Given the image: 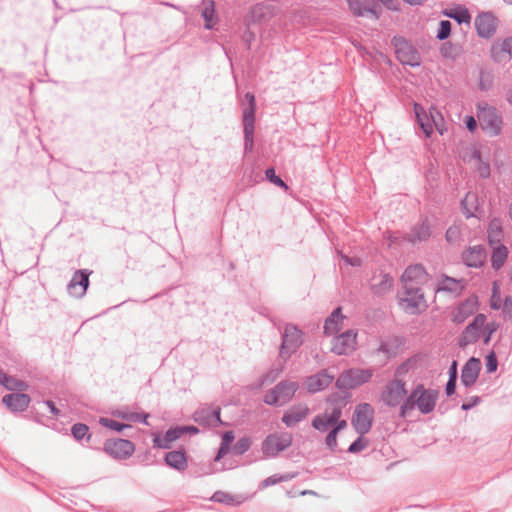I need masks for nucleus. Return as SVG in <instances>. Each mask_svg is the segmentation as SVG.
Masks as SVG:
<instances>
[{
  "mask_svg": "<svg viewBox=\"0 0 512 512\" xmlns=\"http://www.w3.org/2000/svg\"><path fill=\"white\" fill-rule=\"evenodd\" d=\"M501 308L503 311V314L508 317L509 319H512V297L506 296L503 304H501Z\"/></svg>",
  "mask_w": 512,
  "mask_h": 512,
  "instance_id": "nucleus-56",
  "label": "nucleus"
},
{
  "mask_svg": "<svg viewBox=\"0 0 512 512\" xmlns=\"http://www.w3.org/2000/svg\"><path fill=\"white\" fill-rule=\"evenodd\" d=\"M470 199H476L475 194L467 193L465 198L461 201L463 213L465 214V216L467 218H470V217L474 216V212L471 209H469L468 206H467L468 205V201Z\"/></svg>",
  "mask_w": 512,
  "mask_h": 512,
  "instance_id": "nucleus-54",
  "label": "nucleus"
},
{
  "mask_svg": "<svg viewBox=\"0 0 512 512\" xmlns=\"http://www.w3.org/2000/svg\"><path fill=\"white\" fill-rule=\"evenodd\" d=\"M347 3L354 16L361 17L365 14H371L376 19L379 18V12L376 6L370 0H347Z\"/></svg>",
  "mask_w": 512,
  "mask_h": 512,
  "instance_id": "nucleus-27",
  "label": "nucleus"
},
{
  "mask_svg": "<svg viewBox=\"0 0 512 512\" xmlns=\"http://www.w3.org/2000/svg\"><path fill=\"white\" fill-rule=\"evenodd\" d=\"M368 446V440L364 439L361 435L358 437L348 448L349 453H358Z\"/></svg>",
  "mask_w": 512,
  "mask_h": 512,
  "instance_id": "nucleus-48",
  "label": "nucleus"
},
{
  "mask_svg": "<svg viewBox=\"0 0 512 512\" xmlns=\"http://www.w3.org/2000/svg\"><path fill=\"white\" fill-rule=\"evenodd\" d=\"M409 367H410V360H407V361L403 362L396 369L395 376H401V375L405 374L409 370Z\"/></svg>",
  "mask_w": 512,
  "mask_h": 512,
  "instance_id": "nucleus-62",
  "label": "nucleus"
},
{
  "mask_svg": "<svg viewBox=\"0 0 512 512\" xmlns=\"http://www.w3.org/2000/svg\"><path fill=\"white\" fill-rule=\"evenodd\" d=\"M404 338L397 335H388L380 338L376 353L383 354L386 360L394 358L404 345Z\"/></svg>",
  "mask_w": 512,
  "mask_h": 512,
  "instance_id": "nucleus-18",
  "label": "nucleus"
},
{
  "mask_svg": "<svg viewBox=\"0 0 512 512\" xmlns=\"http://www.w3.org/2000/svg\"><path fill=\"white\" fill-rule=\"evenodd\" d=\"M104 451L115 459L123 460L134 453L135 445L126 439H108L104 443Z\"/></svg>",
  "mask_w": 512,
  "mask_h": 512,
  "instance_id": "nucleus-14",
  "label": "nucleus"
},
{
  "mask_svg": "<svg viewBox=\"0 0 512 512\" xmlns=\"http://www.w3.org/2000/svg\"><path fill=\"white\" fill-rule=\"evenodd\" d=\"M478 309L477 297L472 296L461 302L453 312V321L457 324L463 323Z\"/></svg>",
  "mask_w": 512,
  "mask_h": 512,
  "instance_id": "nucleus-26",
  "label": "nucleus"
},
{
  "mask_svg": "<svg viewBox=\"0 0 512 512\" xmlns=\"http://www.w3.org/2000/svg\"><path fill=\"white\" fill-rule=\"evenodd\" d=\"M166 440L170 441V443L174 442L175 440L179 439L182 436V431L180 429V426L175 428H170L165 433Z\"/></svg>",
  "mask_w": 512,
  "mask_h": 512,
  "instance_id": "nucleus-55",
  "label": "nucleus"
},
{
  "mask_svg": "<svg viewBox=\"0 0 512 512\" xmlns=\"http://www.w3.org/2000/svg\"><path fill=\"white\" fill-rule=\"evenodd\" d=\"M233 439H234V436L231 431L225 432V434L223 435L221 444L229 447V445L233 441Z\"/></svg>",
  "mask_w": 512,
  "mask_h": 512,
  "instance_id": "nucleus-64",
  "label": "nucleus"
},
{
  "mask_svg": "<svg viewBox=\"0 0 512 512\" xmlns=\"http://www.w3.org/2000/svg\"><path fill=\"white\" fill-rule=\"evenodd\" d=\"M486 316L484 314H477L473 321L465 328L460 339V345L475 343L480 337L481 330L485 326Z\"/></svg>",
  "mask_w": 512,
  "mask_h": 512,
  "instance_id": "nucleus-20",
  "label": "nucleus"
},
{
  "mask_svg": "<svg viewBox=\"0 0 512 512\" xmlns=\"http://www.w3.org/2000/svg\"><path fill=\"white\" fill-rule=\"evenodd\" d=\"M4 387L10 391L23 392V391L28 390L29 385L23 380L17 379L13 376H9Z\"/></svg>",
  "mask_w": 512,
  "mask_h": 512,
  "instance_id": "nucleus-41",
  "label": "nucleus"
},
{
  "mask_svg": "<svg viewBox=\"0 0 512 512\" xmlns=\"http://www.w3.org/2000/svg\"><path fill=\"white\" fill-rule=\"evenodd\" d=\"M431 231L428 220L425 219L421 223L415 225L411 232L405 237L407 241L415 244L416 242L426 241L430 238Z\"/></svg>",
  "mask_w": 512,
  "mask_h": 512,
  "instance_id": "nucleus-30",
  "label": "nucleus"
},
{
  "mask_svg": "<svg viewBox=\"0 0 512 512\" xmlns=\"http://www.w3.org/2000/svg\"><path fill=\"white\" fill-rule=\"evenodd\" d=\"M459 236V229L457 227H449L446 231L445 237L448 242H454Z\"/></svg>",
  "mask_w": 512,
  "mask_h": 512,
  "instance_id": "nucleus-60",
  "label": "nucleus"
},
{
  "mask_svg": "<svg viewBox=\"0 0 512 512\" xmlns=\"http://www.w3.org/2000/svg\"><path fill=\"white\" fill-rule=\"evenodd\" d=\"M481 362L478 358L471 357L463 366L461 372V382L465 387L473 386L479 376Z\"/></svg>",
  "mask_w": 512,
  "mask_h": 512,
  "instance_id": "nucleus-25",
  "label": "nucleus"
},
{
  "mask_svg": "<svg viewBox=\"0 0 512 512\" xmlns=\"http://www.w3.org/2000/svg\"><path fill=\"white\" fill-rule=\"evenodd\" d=\"M246 103L242 102V123L244 134V150L251 152L254 147L255 115L257 110L255 95L247 92L244 95Z\"/></svg>",
  "mask_w": 512,
  "mask_h": 512,
  "instance_id": "nucleus-6",
  "label": "nucleus"
},
{
  "mask_svg": "<svg viewBox=\"0 0 512 512\" xmlns=\"http://www.w3.org/2000/svg\"><path fill=\"white\" fill-rule=\"evenodd\" d=\"M440 52L445 58H455L458 55L457 47L451 42L443 43Z\"/></svg>",
  "mask_w": 512,
  "mask_h": 512,
  "instance_id": "nucleus-46",
  "label": "nucleus"
},
{
  "mask_svg": "<svg viewBox=\"0 0 512 512\" xmlns=\"http://www.w3.org/2000/svg\"><path fill=\"white\" fill-rule=\"evenodd\" d=\"M508 249L503 244H497V246H493V251L491 255V266L494 270H499L505 263L508 257Z\"/></svg>",
  "mask_w": 512,
  "mask_h": 512,
  "instance_id": "nucleus-32",
  "label": "nucleus"
},
{
  "mask_svg": "<svg viewBox=\"0 0 512 512\" xmlns=\"http://www.w3.org/2000/svg\"><path fill=\"white\" fill-rule=\"evenodd\" d=\"M309 414V407L304 403H299L291 406L288 410H286L281 418V421L287 427H294L301 421L305 420Z\"/></svg>",
  "mask_w": 512,
  "mask_h": 512,
  "instance_id": "nucleus-22",
  "label": "nucleus"
},
{
  "mask_svg": "<svg viewBox=\"0 0 512 512\" xmlns=\"http://www.w3.org/2000/svg\"><path fill=\"white\" fill-rule=\"evenodd\" d=\"M456 382L457 380L456 379H448V382L446 384V394L447 396H451L455 393V389H456Z\"/></svg>",
  "mask_w": 512,
  "mask_h": 512,
  "instance_id": "nucleus-61",
  "label": "nucleus"
},
{
  "mask_svg": "<svg viewBox=\"0 0 512 512\" xmlns=\"http://www.w3.org/2000/svg\"><path fill=\"white\" fill-rule=\"evenodd\" d=\"M265 175H266V178L274 185L281 187V188H285V189L288 188L286 183L279 176L276 175L274 168L271 167V168L266 169Z\"/></svg>",
  "mask_w": 512,
  "mask_h": 512,
  "instance_id": "nucleus-45",
  "label": "nucleus"
},
{
  "mask_svg": "<svg viewBox=\"0 0 512 512\" xmlns=\"http://www.w3.org/2000/svg\"><path fill=\"white\" fill-rule=\"evenodd\" d=\"M250 445H251V442H250L249 438L244 437V438H240L236 442L234 449L238 454H244L246 451L249 450Z\"/></svg>",
  "mask_w": 512,
  "mask_h": 512,
  "instance_id": "nucleus-51",
  "label": "nucleus"
},
{
  "mask_svg": "<svg viewBox=\"0 0 512 512\" xmlns=\"http://www.w3.org/2000/svg\"><path fill=\"white\" fill-rule=\"evenodd\" d=\"M414 112L417 123L422 129L426 138H429L432 135L434 127L440 135H443L446 131L443 123V116L441 112H439L436 108L431 107L429 109V114H427L425 109L420 104L415 103Z\"/></svg>",
  "mask_w": 512,
  "mask_h": 512,
  "instance_id": "nucleus-7",
  "label": "nucleus"
},
{
  "mask_svg": "<svg viewBox=\"0 0 512 512\" xmlns=\"http://www.w3.org/2000/svg\"><path fill=\"white\" fill-rule=\"evenodd\" d=\"M31 402V398L25 393H10L2 398V403L12 413H20L27 410Z\"/></svg>",
  "mask_w": 512,
  "mask_h": 512,
  "instance_id": "nucleus-24",
  "label": "nucleus"
},
{
  "mask_svg": "<svg viewBox=\"0 0 512 512\" xmlns=\"http://www.w3.org/2000/svg\"><path fill=\"white\" fill-rule=\"evenodd\" d=\"M490 57L495 63H506L512 59V36L496 40L491 44Z\"/></svg>",
  "mask_w": 512,
  "mask_h": 512,
  "instance_id": "nucleus-17",
  "label": "nucleus"
},
{
  "mask_svg": "<svg viewBox=\"0 0 512 512\" xmlns=\"http://www.w3.org/2000/svg\"><path fill=\"white\" fill-rule=\"evenodd\" d=\"M45 405L49 408L50 412L55 415V416H58L60 414V410L56 407V405L54 404L53 401L51 400H46L45 401Z\"/></svg>",
  "mask_w": 512,
  "mask_h": 512,
  "instance_id": "nucleus-63",
  "label": "nucleus"
},
{
  "mask_svg": "<svg viewBox=\"0 0 512 512\" xmlns=\"http://www.w3.org/2000/svg\"><path fill=\"white\" fill-rule=\"evenodd\" d=\"M427 279V273L420 264L408 266L402 274L401 281L405 290L406 297L402 299L406 303V308L416 310L419 307L423 294L419 287Z\"/></svg>",
  "mask_w": 512,
  "mask_h": 512,
  "instance_id": "nucleus-3",
  "label": "nucleus"
},
{
  "mask_svg": "<svg viewBox=\"0 0 512 512\" xmlns=\"http://www.w3.org/2000/svg\"><path fill=\"white\" fill-rule=\"evenodd\" d=\"M490 306L494 310H498L501 308V299H500V295H499V288L496 283H494V285H493Z\"/></svg>",
  "mask_w": 512,
  "mask_h": 512,
  "instance_id": "nucleus-49",
  "label": "nucleus"
},
{
  "mask_svg": "<svg viewBox=\"0 0 512 512\" xmlns=\"http://www.w3.org/2000/svg\"><path fill=\"white\" fill-rule=\"evenodd\" d=\"M298 389V382L282 380L265 393L263 402L270 406H283L294 397Z\"/></svg>",
  "mask_w": 512,
  "mask_h": 512,
  "instance_id": "nucleus-8",
  "label": "nucleus"
},
{
  "mask_svg": "<svg viewBox=\"0 0 512 512\" xmlns=\"http://www.w3.org/2000/svg\"><path fill=\"white\" fill-rule=\"evenodd\" d=\"M471 158L477 161L476 170L479 176L483 179L489 178L491 173L490 164L482 160L481 152L478 149H474Z\"/></svg>",
  "mask_w": 512,
  "mask_h": 512,
  "instance_id": "nucleus-37",
  "label": "nucleus"
},
{
  "mask_svg": "<svg viewBox=\"0 0 512 512\" xmlns=\"http://www.w3.org/2000/svg\"><path fill=\"white\" fill-rule=\"evenodd\" d=\"M116 417L130 422H141L145 425H149L147 419L149 418L148 413L128 412V411H116L113 413Z\"/></svg>",
  "mask_w": 512,
  "mask_h": 512,
  "instance_id": "nucleus-35",
  "label": "nucleus"
},
{
  "mask_svg": "<svg viewBox=\"0 0 512 512\" xmlns=\"http://www.w3.org/2000/svg\"><path fill=\"white\" fill-rule=\"evenodd\" d=\"M392 44L395 48L396 58L403 65L417 67L421 64V56L412 43L402 36H394Z\"/></svg>",
  "mask_w": 512,
  "mask_h": 512,
  "instance_id": "nucleus-9",
  "label": "nucleus"
},
{
  "mask_svg": "<svg viewBox=\"0 0 512 512\" xmlns=\"http://www.w3.org/2000/svg\"><path fill=\"white\" fill-rule=\"evenodd\" d=\"M165 463L178 471H184L187 468V458L183 450L170 451L165 455Z\"/></svg>",
  "mask_w": 512,
  "mask_h": 512,
  "instance_id": "nucleus-31",
  "label": "nucleus"
},
{
  "mask_svg": "<svg viewBox=\"0 0 512 512\" xmlns=\"http://www.w3.org/2000/svg\"><path fill=\"white\" fill-rule=\"evenodd\" d=\"M333 380L334 376L323 369L317 374L307 377L304 384L309 393H316L327 388Z\"/></svg>",
  "mask_w": 512,
  "mask_h": 512,
  "instance_id": "nucleus-23",
  "label": "nucleus"
},
{
  "mask_svg": "<svg viewBox=\"0 0 512 512\" xmlns=\"http://www.w3.org/2000/svg\"><path fill=\"white\" fill-rule=\"evenodd\" d=\"M487 252L483 245H475L466 248L461 255L462 262L471 268H480L484 265Z\"/></svg>",
  "mask_w": 512,
  "mask_h": 512,
  "instance_id": "nucleus-19",
  "label": "nucleus"
},
{
  "mask_svg": "<svg viewBox=\"0 0 512 512\" xmlns=\"http://www.w3.org/2000/svg\"><path fill=\"white\" fill-rule=\"evenodd\" d=\"M357 336L358 333L354 329L335 335L331 341V352L338 356L351 355L357 349Z\"/></svg>",
  "mask_w": 512,
  "mask_h": 512,
  "instance_id": "nucleus-11",
  "label": "nucleus"
},
{
  "mask_svg": "<svg viewBox=\"0 0 512 512\" xmlns=\"http://www.w3.org/2000/svg\"><path fill=\"white\" fill-rule=\"evenodd\" d=\"M99 424L105 428H109L117 432H121L123 429L130 427L128 424H123L106 417H101L99 419Z\"/></svg>",
  "mask_w": 512,
  "mask_h": 512,
  "instance_id": "nucleus-42",
  "label": "nucleus"
},
{
  "mask_svg": "<svg viewBox=\"0 0 512 512\" xmlns=\"http://www.w3.org/2000/svg\"><path fill=\"white\" fill-rule=\"evenodd\" d=\"M406 394L405 382L401 379H394L386 385L382 393V401L387 406L396 407Z\"/></svg>",
  "mask_w": 512,
  "mask_h": 512,
  "instance_id": "nucleus-15",
  "label": "nucleus"
},
{
  "mask_svg": "<svg viewBox=\"0 0 512 512\" xmlns=\"http://www.w3.org/2000/svg\"><path fill=\"white\" fill-rule=\"evenodd\" d=\"M474 25L479 37L490 39L496 33L498 19L492 12H481L475 18Z\"/></svg>",
  "mask_w": 512,
  "mask_h": 512,
  "instance_id": "nucleus-16",
  "label": "nucleus"
},
{
  "mask_svg": "<svg viewBox=\"0 0 512 512\" xmlns=\"http://www.w3.org/2000/svg\"><path fill=\"white\" fill-rule=\"evenodd\" d=\"M202 17L205 20V28L208 30L212 29L216 23L215 3L213 0L205 3L202 10Z\"/></svg>",
  "mask_w": 512,
  "mask_h": 512,
  "instance_id": "nucleus-36",
  "label": "nucleus"
},
{
  "mask_svg": "<svg viewBox=\"0 0 512 512\" xmlns=\"http://www.w3.org/2000/svg\"><path fill=\"white\" fill-rule=\"evenodd\" d=\"M294 477V475H290V474H284V475H277V474H274L268 478H266L263 482H262V487H268V486H272V485H275L277 483H280V482H283V481H289L291 480L292 478Z\"/></svg>",
  "mask_w": 512,
  "mask_h": 512,
  "instance_id": "nucleus-43",
  "label": "nucleus"
},
{
  "mask_svg": "<svg viewBox=\"0 0 512 512\" xmlns=\"http://www.w3.org/2000/svg\"><path fill=\"white\" fill-rule=\"evenodd\" d=\"M488 242L491 246L500 244L503 239L502 225L499 219H493L488 226Z\"/></svg>",
  "mask_w": 512,
  "mask_h": 512,
  "instance_id": "nucleus-33",
  "label": "nucleus"
},
{
  "mask_svg": "<svg viewBox=\"0 0 512 512\" xmlns=\"http://www.w3.org/2000/svg\"><path fill=\"white\" fill-rule=\"evenodd\" d=\"M446 16L454 19L457 23H467L469 24L471 21V15L467 8L459 7L453 10L445 11Z\"/></svg>",
  "mask_w": 512,
  "mask_h": 512,
  "instance_id": "nucleus-38",
  "label": "nucleus"
},
{
  "mask_svg": "<svg viewBox=\"0 0 512 512\" xmlns=\"http://www.w3.org/2000/svg\"><path fill=\"white\" fill-rule=\"evenodd\" d=\"M71 433L77 441H81L86 438L90 440L91 434L89 433V427L83 423H76L71 428Z\"/></svg>",
  "mask_w": 512,
  "mask_h": 512,
  "instance_id": "nucleus-39",
  "label": "nucleus"
},
{
  "mask_svg": "<svg viewBox=\"0 0 512 512\" xmlns=\"http://www.w3.org/2000/svg\"><path fill=\"white\" fill-rule=\"evenodd\" d=\"M347 399L338 393L327 398V406L323 413L316 415L312 420V427L319 432H326L330 427L337 433L347 427V421L341 419Z\"/></svg>",
  "mask_w": 512,
  "mask_h": 512,
  "instance_id": "nucleus-1",
  "label": "nucleus"
},
{
  "mask_svg": "<svg viewBox=\"0 0 512 512\" xmlns=\"http://www.w3.org/2000/svg\"><path fill=\"white\" fill-rule=\"evenodd\" d=\"M480 401H481V399H480L479 396H473V397L470 398L469 401L464 402L461 405V409L464 410V411H468L471 408H473L474 406L478 405L480 403Z\"/></svg>",
  "mask_w": 512,
  "mask_h": 512,
  "instance_id": "nucleus-59",
  "label": "nucleus"
},
{
  "mask_svg": "<svg viewBox=\"0 0 512 512\" xmlns=\"http://www.w3.org/2000/svg\"><path fill=\"white\" fill-rule=\"evenodd\" d=\"M193 419L203 427H216L222 424L219 407H201L194 412Z\"/></svg>",
  "mask_w": 512,
  "mask_h": 512,
  "instance_id": "nucleus-21",
  "label": "nucleus"
},
{
  "mask_svg": "<svg viewBox=\"0 0 512 512\" xmlns=\"http://www.w3.org/2000/svg\"><path fill=\"white\" fill-rule=\"evenodd\" d=\"M374 408L369 403H360L356 406L352 417V425L361 436L367 434L374 420Z\"/></svg>",
  "mask_w": 512,
  "mask_h": 512,
  "instance_id": "nucleus-13",
  "label": "nucleus"
},
{
  "mask_svg": "<svg viewBox=\"0 0 512 512\" xmlns=\"http://www.w3.org/2000/svg\"><path fill=\"white\" fill-rule=\"evenodd\" d=\"M376 281V278H374ZM393 278L389 274H381L378 282L372 283L374 293L382 295L388 292L393 286Z\"/></svg>",
  "mask_w": 512,
  "mask_h": 512,
  "instance_id": "nucleus-34",
  "label": "nucleus"
},
{
  "mask_svg": "<svg viewBox=\"0 0 512 512\" xmlns=\"http://www.w3.org/2000/svg\"><path fill=\"white\" fill-rule=\"evenodd\" d=\"M484 328V343H488L491 339V335L496 331L495 323H488Z\"/></svg>",
  "mask_w": 512,
  "mask_h": 512,
  "instance_id": "nucleus-58",
  "label": "nucleus"
},
{
  "mask_svg": "<svg viewBox=\"0 0 512 512\" xmlns=\"http://www.w3.org/2000/svg\"><path fill=\"white\" fill-rule=\"evenodd\" d=\"M438 394L435 389H425L422 384L417 385L400 406V416L405 417L415 407L422 414L431 413L436 406Z\"/></svg>",
  "mask_w": 512,
  "mask_h": 512,
  "instance_id": "nucleus-4",
  "label": "nucleus"
},
{
  "mask_svg": "<svg viewBox=\"0 0 512 512\" xmlns=\"http://www.w3.org/2000/svg\"><path fill=\"white\" fill-rule=\"evenodd\" d=\"M498 367V360L495 353L492 351L486 357V370L488 373L495 372Z\"/></svg>",
  "mask_w": 512,
  "mask_h": 512,
  "instance_id": "nucleus-50",
  "label": "nucleus"
},
{
  "mask_svg": "<svg viewBox=\"0 0 512 512\" xmlns=\"http://www.w3.org/2000/svg\"><path fill=\"white\" fill-rule=\"evenodd\" d=\"M464 123H465V126L466 128L470 131V132H474L476 129H477V120L474 116L472 115H466L464 117Z\"/></svg>",
  "mask_w": 512,
  "mask_h": 512,
  "instance_id": "nucleus-57",
  "label": "nucleus"
},
{
  "mask_svg": "<svg viewBox=\"0 0 512 512\" xmlns=\"http://www.w3.org/2000/svg\"><path fill=\"white\" fill-rule=\"evenodd\" d=\"M476 115L481 129L490 137L501 135L503 128V116L499 110L488 104L486 101H480L476 104Z\"/></svg>",
  "mask_w": 512,
  "mask_h": 512,
  "instance_id": "nucleus-5",
  "label": "nucleus"
},
{
  "mask_svg": "<svg viewBox=\"0 0 512 512\" xmlns=\"http://www.w3.org/2000/svg\"><path fill=\"white\" fill-rule=\"evenodd\" d=\"M304 342L303 331L292 323L285 324L281 331V345L279 357L283 363L277 369H272L262 378V383L274 381L284 370V363L302 346Z\"/></svg>",
  "mask_w": 512,
  "mask_h": 512,
  "instance_id": "nucleus-2",
  "label": "nucleus"
},
{
  "mask_svg": "<svg viewBox=\"0 0 512 512\" xmlns=\"http://www.w3.org/2000/svg\"><path fill=\"white\" fill-rule=\"evenodd\" d=\"M372 376V369L351 368L339 375L336 386L339 389H354L367 383Z\"/></svg>",
  "mask_w": 512,
  "mask_h": 512,
  "instance_id": "nucleus-10",
  "label": "nucleus"
},
{
  "mask_svg": "<svg viewBox=\"0 0 512 512\" xmlns=\"http://www.w3.org/2000/svg\"><path fill=\"white\" fill-rule=\"evenodd\" d=\"M79 279V270H77L67 285V291L71 296L77 297V292H79Z\"/></svg>",
  "mask_w": 512,
  "mask_h": 512,
  "instance_id": "nucleus-47",
  "label": "nucleus"
},
{
  "mask_svg": "<svg viewBox=\"0 0 512 512\" xmlns=\"http://www.w3.org/2000/svg\"><path fill=\"white\" fill-rule=\"evenodd\" d=\"M451 27H452V24L450 21H448V20L440 21L439 29L437 31L436 37L441 41L447 39L451 34Z\"/></svg>",
  "mask_w": 512,
  "mask_h": 512,
  "instance_id": "nucleus-44",
  "label": "nucleus"
},
{
  "mask_svg": "<svg viewBox=\"0 0 512 512\" xmlns=\"http://www.w3.org/2000/svg\"><path fill=\"white\" fill-rule=\"evenodd\" d=\"M344 319L345 316L342 315L341 307L334 309L333 312L325 320L323 331L324 335L332 336L337 334L342 328Z\"/></svg>",
  "mask_w": 512,
  "mask_h": 512,
  "instance_id": "nucleus-28",
  "label": "nucleus"
},
{
  "mask_svg": "<svg viewBox=\"0 0 512 512\" xmlns=\"http://www.w3.org/2000/svg\"><path fill=\"white\" fill-rule=\"evenodd\" d=\"M212 500L220 503L231 504L233 502V496L225 492L217 491L212 496Z\"/></svg>",
  "mask_w": 512,
  "mask_h": 512,
  "instance_id": "nucleus-52",
  "label": "nucleus"
},
{
  "mask_svg": "<svg viewBox=\"0 0 512 512\" xmlns=\"http://www.w3.org/2000/svg\"><path fill=\"white\" fill-rule=\"evenodd\" d=\"M337 436L338 433L331 428V430L328 432L326 438H325V444L334 451L337 447Z\"/></svg>",
  "mask_w": 512,
  "mask_h": 512,
  "instance_id": "nucleus-53",
  "label": "nucleus"
},
{
  "mask_svg": "<svg viewBox=\"0 0 512 512\" xmlns=\"http://www.w3.org/2000/svg\"><path fill=\"white\" fill-rule=\"evenodd\" d=\"M92 271L87 269H81L79 270V292H77V298H81L86 294V291L89 287V276L91 275Z\"/></svg>",
  "mask_w": 512,
  "mask_h": 512,
  "instance_id": "nucleus-40",
  "label": "nucleus"
},
{
  "mask_svg": "<svg viewBox=\"0 0 512 512\" xmlns=\"http://www.w3.org/2000/svg\"><path fill=\"white\" fill-rule=\"evenodd\" d=\"M293 437L290 433L269 434L262 442V452L266 457H275L292 445Z\"/></svg>",
  "mask_w": 512,
  "mask_h": 512,
  "instance_id": "nucleus-12",
  "label": "nucleus"
},
{
  "mask_svg": "<svg viewBox=\"0 0 512 512\" xmlns=\"http://www.w3.org/2000/svg\"><path fill=\"white\" fill-rule=\"evenodd\" d=\"M465 287L463 279H455L446 275H443L437 284V291H444L453 293L455 295L461 294Z\"/></svg>",
  "mask_w": 512,
  "mask_h": 512,
  "instance_id": "nucleus-29",
  "label": "nucleus"
}]
</instances>
